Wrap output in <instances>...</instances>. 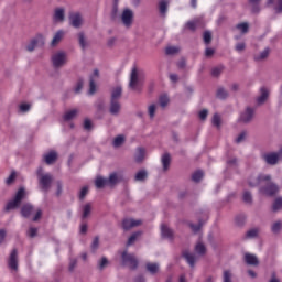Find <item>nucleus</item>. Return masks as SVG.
Instances as JSON below:
<instances>
[{
  "label": "nucleus",
  "mask_w": 282,
  "mask_h": 282,
  "mask_svg": "<svg viewBox=\"0 0 282 282\" xmlns=\"http://www.w3.org/2000/svg\"><path fill=\"white\" fill-rule=\"evenodd\" d=\"M271 180L272 177L270 175L260 174L258 177H252L249 180V186H251V188H254V186H262L260 188V192L263 195L272 197L273 195H276V193H279V186L272 183Z\"/></svg>",
  "instance_id": "1"
},
{
  "label": "nucleus",
  "mask_w": 282,
  "mask_h": 282,
  "mask_svg": "<svg viewBox=\"0 0 282 282\" xmlns=\"http://www.w3.org/2000/svg\"><path fill=\"white\" fill-rule=\"evenodd\" d=\"M36 175L41 191L47 193V191L52 188V182H54V176H52V174L50 173L43 174V167L37 169Z\"/></svg>",
  "instance_id": "2"
},
{
  "label": "nucleus",
  "mask_w": 282,
  "mask_h": 282,
  "mask_svg": "<svg viewBox=\"0 0 282 282\" xmlns=\"http://www.w3.org/2000/svg\"><path fill=\"white\" fill-rule=\"evenodd\" d=\"M25 197V189L20 188L13 200L9 202L6 206V210H14V208H19L21 205V200Z\"/></svg>",
  "instance_id": "3"
},
{
  "label": "nucleus",
  "mask_w": 282,
  "mask_h": 282,
  "mask_svg": "<svg viewBox=\"0 0 282 282\" xmlns=\"http://www.w3.org/2000/svg\"><path fill=\"white\" fill-rule=\"evenodd\" d=\"M122 263L128 265L130 270H135L138 268V259L133 254H129L127 251L121 253Z\"/></svg>",
  "instance_id": "4"
},
{
  "label": "nucleus",
  "mask_w": 282,
  "mask_h": 282,
  "mask_svg": "<svg viewBox=\"0 0 282 282\" xmlns=\"http://www.w3.org/2000/svg\"><path fill=\"white\" fill-rule=\"evenodd\" d=\"M129 87L132 88L133 91H142V85L140 84V79L138 78V68H132L130 75Z\"/></svg>",
  "instance_id": "5"
},
{
  "label": "nucleus",
  "mask_w": 282,
  "mask_h": 282,
  "mask_svg": "<svg viewBox=\"0 0 282 282\" xmlns=\"http://www.w3.org/2000/svg\"><path fill=\"white\" fill-rule=\"evenodd\" d=\"M37 45H45V37H43L41 34H37L35 37H33L26 45L28 52H34Z\"/></svg>",
  "instance_id": "6"
},
{
  "label": "nucleus",
  "mask_w": 282,
  "mask_h": 282,
  "mask_svg": "<svg viewBox=\"0 0 282 282\" xmlns=\"http://www.w3.org/2000/svg\"><path fill=\"white\" fill-rule=\"evenodd\" d=\"M8 265L10 270H19V251L17 249L11 251Z\"/></svg>",
  "instance_id": "7"
},
{
  "label": "nucleus",
  "mask_w": 282,
  "mask_h": 282,
  "mask_svg": "<svg viewBox=\"0 0 282 282\" xmlns=\"http://www.w3.org/2000/svg\"><path fill=\"white\" fill-rule=\"evenodd\" d=\"M66 55L64 52H58L52 56V63L54 67H63L65 65Z\"/></svg>",
  "instance_id": "8"
},
{
  "label": "nucleus",
  "mask_w": 282,
  "mask_h": 282,
  "mask_svg": "<svg viewBox=\"0 0 282 282\" xmlns=\"http://www.w3.org/2000/svg\"><path fill=\"white\" fill-rule=\"evenodd\" d=\"M121 21L126 28H130L131 23H133V11L131 9H124L121 14Z\"/></svg>",
  "instance_id": "9"
},
{
  "label": "nucleus",
  "mask_w": 282,
  "mask_h": 282,
  "mask_svg": "<svg viewBox=\"0 0 282 282\" xmlns=\"http://www.w3.org/2000/svg\"><path fill=\"white\" fill-rule=\"evenodd\" d=\"M281 154H282V150L280 153H276V152L267 153V154H263V160L264 162H267V164L274 165L276 164V162H279Z\"/></svg>",
  "instance_id": "10"
},
{
  "label": "nucleus",
  "mask_w": 282,
  "mask_h": 282,
  "mask_svg": "<svg viewBox=\"0 0 282 282\" xmlns=\"http://www.w3.org/2000/svg\"><path fill=\"white\" fill-rule=\"evenodd\" d=\"M69 22L73 28H80L83 25V15L78 12L69 13Z\"/></svg>",
  "instance_id": "11"
},
{
  "label": "nucleus",
  "mask_w": 282,
  "mask_h": 282,
  "mask_svg": "<svg viewBox=\"0 0 282 282\" xmlns=\"http://www.w3.org/2000/svg\"><path fill=\"white\" fill-rule=\"evenodd\" d=\"M142 220H135L131 218L123 219L122 228L123 230H131V228H135V226H140Z\"/></svg>",
  "instance_id": "12"
},
{
  "label": "nucleus",
  "mask_w": 282,
  "mask_h": 282,
  "mask_svg": "<svg viewBox=\"0 0 282 282\" xmlns=\"http://www.w3.org/2000/svg\"><path fill=\"white\" fill-rule=\"evenodd\" d=\"M243 259L247 265H252L253 268H257V265H259V258H257L252 253H245Z\"/></svg>",
  "instance_id": "13"
},
{
  "label": "nucleus",
  "mask_w": 282,
  "mask_h": 282,
  "mask_svg": "<svg viewBox=\"0 0 282 282\" xmlns=\"http://www.w3.org/2000/svg\"><path fill=\"white\" fill-rule=\"evenodd\" d=\"M254 118V109L248 107L245 112L240 115V122H250Z\"/></svg>",
  "instance_id": "14"
},
{
  "label": "nucleus",
  "mask_w": 282,
  "mask_h": 282,
  "mask_svg": "<svg viewBox=\"0 0 282 282\" xmlns=\"http://www.w3.org/2000/svg\"><path fill=\"white\" fill-rule=\"evenodd\" d=\"M43 160L45 164H54L55 161L58 160V154L56 153V151H51L43 155Z\"/></svg>",
  "instance_id": "15"
},
{
  "label": "nucleus",
  "mask_w": 282,
  "mask_h": 282,
  "mask_svg": "<svg viewBox=\"0 0 282 282\" xmlns=\"http://www.w3.org/2000/svg\"><path fill=\"white\" fill-rule=\"evenodd\" d=\"M98 76H100V73L98 72V69H95L93 73V76H90V82H89L90 96H93V94H96V82L94 80V78H98Z\"/></svg>",
  "instance_id": "16"
},
{
  "label": "nucleus",
  "mask_w": 282,
  "mask_h": 282,
  "mask_svg": "<svg viewBox=\"0 0 282 282\" xmlns=\"http://www.w3.org/2000/svg\"><path fill=\"white\" fill-rule=\"evenodd\" d=\"M183 257L185 258L188 265L195 268V261H197V257L188 251H183Z\"/></svg>",
  "instance_id": "17"
},
{
  "label": "nucleus",
  "mask_w": 282,
  "mask_h": 282,
  "mask_svg": "<svg viewBox=\"0 0 282 282\" xmlns=\"http://www.w3.org/2000/svg\"><path fill=\"white\" fill-rule=\"evenodd\" d=\"M121 181H122V175L116 172L111 173L109 175V178L107 180L110 186H116V184H118V182H121Z\"/></svg>",
  "instance_id": "18"
},
{
  "label": "nucleus",
  "mask_w": 282,
  "mask_h": 282,
  "mask_svg": "<svg viewBox=\"0 0 282 282\" xmlns=\"http://www.w3.org/2000/svg\"><path fill=\"white\" fill-rule=\"evenodd\" d=\"M260 91H261V96L258 97L257 102L258 105H263V102L268 100V96H270V91H268V88L265 87H262Z\"/></svg>",
  "instance_id": "19"
},
{
  "label": "nucleus",
  "mask_w": 282,
  "mask_h": 282,
  "mask_svg": "<svg viewBox=\"0 0 282 282\" xmlns=\"http://www.w3.org/2000/svg\"><path fill=\"white\" fill-rule=\"evenodd\" d=\"M161 235L164 239H173V230H171L166 225L161 226Z\"/></svg>",
  "instance_id": "20"
},
{
  "label": "nucleus",
  "mask_w": 282,
  "mask_h": 282,
  "mask_svg": "<svg viewBox=\"0 0 282 282\" xmlns=\"http://www.w3.org/2000/svg\"><path fill=\"white\" fill-rule=\"evenodd\" d=\"M163 171H169V167L171 166V154L164 153L161 159Z\"/></svg>",
  "instance_id": "21"
},
{
  "label": "nucleus",
  "mask_w": 282,
  "mask_h": 282,
  "mask_svg": "<svg viewBox=\"0 0 282 282\" xmlns=\"http://www.w3.org/2000/svg\"><path fill=\"white\" fill-rule=\"evenodd\" d=\"M110 113L112 116H118V113H120V101H110Z\"/></svg>",
  "instance_id": "22"
},
{
  "label": "nucleus",
  "mask_w": 282,
  "mask_h": 282,
  "mask_svg": "<svg viewBox=\"0 0 282 282\" xmlns=\"http://www.w3.org/2000/svg\"><path fill=\"white\" fill-rule=\"evenodd\" d=\"M78 116V109H72L64 113L63 119L65 122H69V120H74V117Z\"/></svg>",
  "instance_id": "23"
},
{
  "label": "nucleus",
  "mask_w": 282,
  "mask_h": 282,
  "mask_svg": "<svg viewBox=\"0 0 282 282\" xmlns=\"http://www.w3.org/2000/svg\"><path fill=\"white\" fill-rule=\"evenodd\" d=\"M122 96V87L117 86L112 93H111V100L118 101L120 100V97Z\"/></svg>",
  "instance_id": "24"
},
{
  "label": "nucleus",
  "mask_w": 282,
  "mask_h": 282,
  "mask_svg": "<svg viewBox=\"0 0 282 282\" xmlns=\"http://www.w3.org/2000/svg\"><path fill=\"white\" fill-rule=\"evenodd\" d=\"M145 153L147 151L144 150V148H138L137 153L134 155L135 162H142V160H144Z\"/></svg>",
  "instance_id": "25"
},
{
  "label": "nucleus",
  "mask_w": 282,
  "mask_h": 282,
  "mask_svg": "<svg viewBox=\"0 0 282 282\" xmlns=\"http://www.w3.org/2000/svg\"><path fill=\"white\" fill-rule=\"evenodd\" d=\"M33 210H34V207H32V205H24L21 209V215L22 217H30Z\"/></svg>",
  "instance_id": "26"
},
{
  "label": "nucleus",
  "mask_w": 282,
  "mask_h": 282,
  "mask_svg": "<svg viewBox=\"0 0 282 282\" xmlns=\"http://www.w3.org/2000/svg\"><path fill=\"white\" fill-rule=\"evenodd\" d=\"M107 184H109L107 178H102V176H98L95 180L96 188H105V186H107Z\"/></svg>",
  "instance_id": "27"
},
{
  "label": "nucleus",
  "mask_w": 282,
  "mask_h": 282,
  "mask_svg": "<svg viewBox=\"0 0 282 282\" xmlns=\"http://www.w3.org/2000/svg\"><path fill=\"white\" fill-rule=\"evenodd\" d=\"M145 268L151 274H158V271L160 270V265L158 263L151 262H149Z\"/></svg>",
  "instance_id": "28"
},
{
  "label": "nucleus",
  "mask_w": 282,
  "mask_h": 282,
  "mask_svg": "<svg viewBox=\"0 0 282 282\" xmlns=\"http://www.w3.org/2000/svg\"><path fill=\"white\" fill-rule=\"evenodd\" d=\"M55 21H64L65 20V10L56 9L54 13Z\"/></svg>",
  "instance_id": "29"
},
{
  "label": "nucleus",
  "mask_w": 282,
  "mask_h": 282,
  "mask_svg": "<svg viewBox=\"0 0 282 282\" xmlns=\"http://www.w3.org/2000/svg\"><path fill=\"white\" fill-rule=\"evenodd\" d=\"M159 10L161 14H166V11L169 10V1L161 0L159 2Z\"/></svg>",
  "instance_id": "30"
},
{
  "label": "nucleus",
  "mask_w": 282,
  "mask_h": 282,
  "mask_svg": "<svg viewBox=\"0 0 282 282\" xmlns=\"http://www.w3.org/2000/svg\"><path fill=\"white\" fill-rule=\"evenodd\" d=\"M142 235V231H135L134 234H132L127 242V246H133V243H135V241L138 240V237H140Z\"/></svg>",
  "instance_id": "31"
},
{
  "label": "nucleus",
  "mask_w": 282,
  "mask_h": 282,
  "mask_svg": "<svg viewBox=\"0 0 282 282\" xmlns=\"http://www.w3.org/2000/svg\"><path fill=\"white\" fill-rule=\"evenodd\" d=\"M147 171L141 170L135 174L134 180L135 182H144V180H147Z\"/></svg>",
  "instance_id": "32"
},
{
  "label": "nucleus",
  "mask_w": 282,
  "mask_h": 282,
  "mask_svg": "<svg viewBox=\"0 0 282 282\" xmlns=\"http://www.w3.org/2000/svg\"><path fill=\"white\" fill-rule=\"evenodd\" d=\"M63 39V31H58L55 35H54V37H53V40H52V42H51V45L54 47V45H58V43H61V40Z\"/></svg>",
  "instance_id": "33"
},
{
  "label": "nucleus",
  "mask_w": 282,
  "mask_h": 282,
  "mask_svg": "<svg viewBox=\"0 0 282 282\" xmlns=\"http://www.w3.org/2000/svg\"><path fill=\"white\" fill-rule=\"evenodd\" d=\"M203 177H204V172L202 170H198L192 174L193 182H202Z\"/></svg>",
  "instance_id": "34"
},
{
  "label": "nucleus",
  "mask_w": 282,
  "mask_h": 282,
  "mask_svg": "<svg viewBox=\"0 0 282 282\" xmlns=\"http://www.w3.org/2000/svg\"><path fill=\"white\" fill-rule=\"evenodd\" d=\"M195 252H196V254H206V246H204V243H202V242H198L195 246Z\"/></svg>",
  "instance_id": "35"
},
{
  "label": "nucleus",
  "mask_w": 282,
  "mask_h": 282,
  "mask_svg": "<svg viewBox=\"0 0 282 282\" xmlns=\"http://www.w3.org/2000/svg\"><path fill=\"white\" fill-rule=\"evenodd\" d=\"M205 45H210L213 41V34L209 31H205L203 34Z\"/></svg>",
  "instance_id": "36"
},
{
  "label": "nucleus",
  "mask_w": 282,
  "mask_h": 282,
  "mask_svg": "<svg viewBox=\"0 0 282 282\" xmlns=\"http://www.w3.org/2000/svg\"><path fill=\"white\" fill-rule=\"evenodd\" d=\"M249 3L252 6V12L257 14L259 12V3H261V0H249Z\"/></svg>",
  "instance_id": "37"
},
{
  "label": "nucleus",
  "mask_w": 282,
  "mask_h": 282,
  "mask_svg": "<svg viewBox=\"0 0 282 282\" xmlns=\"http://www.w3.org/2000/svg\"><path fill=\"white\" fill-rule=\"evenodd\" d=\"M177 52H180V48H177V46H167L165 48V54L167 56H172L173 54H177Z\"/></svg>",
  "instance_id": "38"
},
{
  "label": "nucleus",
  "mask_w": 282,
  "mask_h": 282,
  "mask_svg": "<svg viewBox=\"0 0 282 282\" xmlns=\"http://www.w3.org/2000/svg\"><path fill=\"white\" fill-rule=\"evenodd\" d=\"M282 208V198H276L273 203L272 210L276 213V210H281Z\"/></svg>",
  "instance_id": "39"
},
{
  "label": "nucleus",
  "mask_w": 282,
  "mask_h": 282,
  "mask_svg": "<svg viewBox=\"0 0 282 282\" xmlns=\"http://www.w3.org/2000/svg\"><path fill=\"white\" fill-rule=\"evenodd\" d=\"M202 226H204V220L199 219L198 225L191 224L189 228H192L193 232H199Z\"/></svg>",
  "instance_id": "40"
},
{
  "label": "nucleus",
  "mask_w": 282,
  "mask_h": 282,
  "mask_svg": "<svg viewBox=\"0 0 282 282\" xmlns=\"http://www.w3.org/2000/svg\"><path fill=\"white\" fill-rule=\"evenodd\" d=\"M169 101H170L169 96H166V95H161L159 97V104L161 107H166V105H169Z\"/></svg>",
  "instance_id": "41"
},
{
  "label": "nucleus",
  "mask_w": 282,
  "mask_h": 282,
  "mask_svg": "<svg viewBox=\"0 0 282 282\" xmlns=\"http://www.w3.org/2000/svg\"><path fill=\"white\" fill-rule=\"evenodd\" d=\"M124 144V137L123 135H118L113 140V147H122Z\"/></svg>",
  "instance_id": "42"
},
{
  "label": "nucleus",
  "mask_w": 282,
  "mask_h": 282,
  "mask_svg": "<svg viewBox=\"0 0 282 282\" xmlns=\"http://www.w3.org/2000/svg\"><path fill=\"white\" fill-rule=\"evenodd\" d=\"M235 221H236L237 226H243V224H246V215L240 214V215L236 216Z\"/></svg>",
  "instance_id": "43"
},
{
  "label": "nucleus",
  "mask_w": 282,
  "mask_h": 282,
  "mask_svg": "<svg viewBox=\"0 0 282 282\" xmlns=\"http://www.w3.org/2000/svg\"><path fill=\"white\" fill-rule=\"evenodd\" d=\"M217 98H220V100L228 98V91H226L224 88H219L217 90Z\"/></svg>",
  "instance_id": "44"
},
{
  "label": "nucleus",
  "mask_w": 282,
  "mask_h": 282,
  "mask_svg": "<svg viewBox=\"0 0 282 282\" xmlns=\"http://www.w3.org/2000/svg\"><path fill=\"white\" fill-rule=\"evenodd\" d=\"M270 55V48H265L260 56H256V61H263Z\"/></svg>",
  "instance_id": "45"
},
{
  "label": "nucleus",
  "mask_w": 282,
  "mask_h": 282,
  "mask_svg": "<svg viewBox=\"0 0 282 282\" xmlns=\"http://www.w3.org/2000/svg\"><path fill=\"white\" fill-rule=\"evenodd\" d=\"M90 213H91V205L86 204L84 206L83 219H86V217H89Z\"/></svg>",
  "instance_id": "46"
},
{
  "label": "nucleus",
  "mask_w": 282,
  "mask_h": 282,
  "mask_svg": "<svg viewBox=\"0 0 282 282\" xmlns=\"http://www.w3.org/2000/svg\"><path fill=\"white\" fill-rule=\"evenodd\" d=\"M237 30H240L242 32V34H246V32H248V23L242 22L236 25Z\"/></svg>",
  "instance_id": "47"
},
{
  "label": "nucleus",
  "mask_w": 282,
  "mask_h": 282,
  "mask_svg": "<svg viewBox=\"0 0 282 282\" xmlns=\"http://www.w3.org/2000/svg\"><path fill=\"white\" fill-rule=\"evenodd\" d=\"M155 109H156L155 104L150 105L148 108V113H149L151 120H153V118H155Z\"/></svg>",
  "instance_id": "48"
},
{
  "label": "nucleus",
  "mask_w": 282,
  "mask_h": 282,
  "mask_svg": "<svg viewBox=\"0 0 282 282\" xmlns=\"http://www.w3.org/2000/svg\"><path fill=\"white\" fill-rule=\"evenodd\" d=\"M186 28H187V30L195 32L197 30V21H188L186 23Z\"/></svg>",
  "instance_id": "49"
},
{
  "label": "nucleus",
  "mask_w": 282,
  "mask_h": 282,
  "mask_svg": "<svg viewBox=\"0 0 282 282\" xmlns=\"http://www.w3.org/2000/svg\"><path fill=\"white\" fill-rule=\"evenodd\" d=\"M14 180H17V172H11V174L9 175V177L6 180V184H8V186H10V184L14 183Z\"/></svg>",
  "instance_id": "50"
},
{
  "label": "nucleus",
  "mask_w": 282,
  "mask_h": 282,
  "mask_svg": "<svg viewBox=\"0 0 282 282\" xmlns=\"http://www.w3.org/2000/svg\"><path fill=\"white\" fill-rule=\"evenodd\" d=\"M242 199L246 204H252V194H250V192H245Z\"/></svg>",
  "instance_id": "51"
},
{
  "label": "nucleus",
  "mask_w": 282,
  "mask_h": 282,
  "mask_svg": "<svg viewBox=\"0 0 282 282\" xmlns=\"http://www.w3.org/2000/svg\"><path fill=\"white\" fill-rule=\"evenodd\" d=\"M212 122H213L214 127H220L221 126V117H219L218 113L214 115Z\"/></svg>",
  "instance_id": "52"
},
{
  "label": "nucleus",
  "mask_w": 282,
  "mask_h": 282,
  "mask_svg": "<svg viewBox=\"0 0 282 282\" xmlns=\"http://www.w3.org/2000/svg\"><path fill=\"white\" fill-rule=\"evenodd\" d=\"M224 282H232V273H230V271L226 270L224 271V275H223Z\"/></svg>",
  "instance_id": "53"
},
{
  "label": "nucleus",
  "mask_w": 282,
  "mask_h": 282,
  "mask_svg": "<svg viewBox=\"0 0 282 282\" xmlns=\"http://www.w3.org/2000/svg\"><path fill=\"white\" fill-rule=\"evenodd\" d=\"M257 235H259V230H257V229H251V230L247 231L246 237H247L248 239H253V237H257Z\"/></svg>",
  "instance_id": "54"
},
{
  "label": "nucleus",
  "mask_w": 282,
  "mask_h": 282,
  "mask_svg": "<svg viewBox=\"0 0 282 282\" xmlns=\"http://www.w3.org/2000/svg\"><path fill=\"white\" fill-rule=\"evenodd\" d=\"M78 39H79V45H80L82 50H85V47H86L85 33H79Z\"/></svg>",
  "instance_id": "55"
},
{
  "label": "nucleus",
  "mask_w": 282,
  "mask_h": 282,
  "mask_svg": "<svg viewBox=\"0 0 282 282\" xmlns=\"http://www.w3.org/2000/svg\"><path fill=\"white\" fill-rule=\"evenodd\" d=\"M281 228H282L281 221H276L272 225L271 230H272V232H279V230H281Z\"/></svg>",
  "instance_id": "56"
},
{
  "label": "nucleus",
  "mask_w": 282,
  "mask_h": 282,
  "mask_svg": "<svg viewBox=\"0 0 282 282\" xmlns=\"http://www.w3.org/2000/svg\"><path fill=\"white\" fill-rule=\"evenodd\" d=\"M223 69H224V67H221V66L213 68L212 69V76H214V77L219 76V74H221Z\"/></svg>",
  "instance_id": "57"
},
{
  "label": "nucleus",
  "mask_w": 282,
  "mask_h": 282,
  "mask_svg": "<svg viewBox=\"0 0 282 282\" xmlns=\"http://www.w3.org/2000/svg\"><path fill=\"white\" fill-rule=\"evenodd\" d=\"M87 193H89V187L88 186L83 187L79 193V199H85V197L87 196Z\"/></svg>",
  "instance_id": "58"
},
{
  "label": "nucleus",
  "mask_w": 282,
  "mask_h": 282,
  "mask_svg": "<svg viewBox=\"0 0 282 282\" xmlns=\"http://www.w3.org/2000/svg\"><path fill=\"white\" fill-rule=\"evenodd\" d=\"M274 10L278 14L282 13V0H276V4L274 7Z\"/></svg>",
  "instance_id": "59"
},
{
  "label": "nucleus",
  "mask_w": 282,
  "mask_h": 282,
  "mask_svg": "<svg viewBox=\"0 0 282 282\" xmlns=\"http://www.w3.org/2000/svg\"><path fill=\"white\" fill-rule=\"evenodd\" d=\"M30 104H21L20 111H22V113H28V111H30Z\"/></svg>",
  "instance_id": "60"
},
{
  "label": "nucleus",
  "mask_w": 282,
  "mask_h": 282,
  "mask_svg": "<svg viewBox=\"0 0 282 282\" xmlns=\"http://www.w3.org/2000/svg\"><path fill=\"white\" fill-rule=\"evenodd\" d=\"M198 118L200 120H206V118H208V110H206V109L200 110L198 113Z\"/></svg>",
  "instance_id": "61"
},
{
  "label": "nucleus",
  "mask_w": 282,
  "mask_h": 282,
  "mask_svg": "<svg viewBox=\"0 0 282 282\" xmlns=\"http://www.w3.org/2000/svg\"><path fill=\"white\" fill-rule=\"evenodd\" d=\"M39 232V229L31 227L28 231L29 237L34 238L36 237V234Z\"/></svg>",
  "instance_id": "62"
},
{
  "label": "nucleus",
  "mask_w": 282,
  "mask_h": 282,
  "mask_svg": "<svg viewBox=\"0 0 282 282\" xmlns=\"http://www.w3.org/2000/svg\"><path fill=\"white\" fill-rule=\"evenodd\" d=\"M80 89H83V80L82 79H79L77 82V85L75 87V94H79Z\"/></svg>",
  "instance_id": "63"
},
{
  "label": "nucleus",
  "mask_w": 282,
  "mask_h": 282,
  "mask_svg": "<svg viewBox=\"0 0 282 282\" xmlns=\"http://www.w3.org/2000/svg\"><path fill=\"white\" fill-rule=\"evenodd\" d=\"M84 129H86L87 131H89V129H91V120L85 119Z\"/></svg>",
  "instance_id": "64"
}]
</instances>
